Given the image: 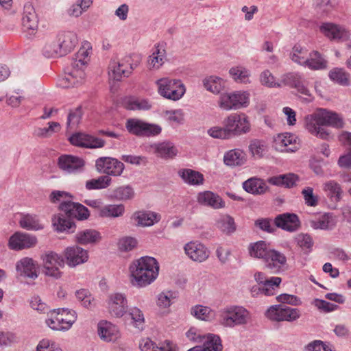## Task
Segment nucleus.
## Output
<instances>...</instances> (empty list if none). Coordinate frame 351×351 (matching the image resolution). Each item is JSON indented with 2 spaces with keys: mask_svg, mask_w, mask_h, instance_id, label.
Masks as SVG:
<instances>
[{
  "mask_svg": "<svg viewBox=\"0 0 351 351\" xmlns=\"http://www.w3.org/2000/svg\"><path fill=\"white\" fill-rule=\"evenodd\" d=\"M337 3V0H315V10L321 16L327 15Z\"/></svg>",
  "mask_w": 351,
  "mask_h": 351,
  "instance_id": "nucleus-53",
  "label": "nucleus"
},
{
  "mask_svg": "<svg viewBox=\"0 0 351 351\" xmlns=\"http://www.w3.org/2000/svg\"><path fill=\"white\" fill-rule=\"evenodd\" d=\"M282 83L295 88L297 90L306 96H311L310 90L305 86L301 75L297 73H289L282 77Z\"/></svg>",
  "mask_w": 351,
  "mask_h": 351,
  "instance_id": "nucleus-24",
  "label": "nucleus"
},
{
  "mask_svg": "<svg viewBox=\"0 0 351 351\" xmlns=\"http://www.w3.org/2000/svg\"><path fill=\"white\" fill-rule=\"evenodd\" d=\"M249 150L254 157L258 158H262L265 151V145L264 141L258 139H253L250 141Z\"/></svg>",
  "mask_w": 351,
  "mask_h": 351,
  "instance_id": "nucleus-55",
  "label": "nucleus"
},
{
  "mask_svg": "<svg viewBox=\"0 0 351 351\" xmlns=\"http://www.w3.org/2000/svg\"><path fill=\"white\" fill-rule=\"evenodd\" d=\"M181 83L182 82L179 80L169 77L161 78L156 82L158 93L161 96L164 95L162 93L164 91L169 92L173 88H178V86H181Z\"/></svg>",
  "mask_w": 351,
  "mask_h": 351,
  "instance_id": "nucleus-49",
  "label": "nucleus"
},
{
  "mask_svg": "<svg viewBox=\"0 0 351 351\" xmlns=\"http://www.w3.org/2000/svg\"><path fill=\"white\" fill-rule=\"evenodd\" d=\"M75 241L80 245L95 244L101 239L99 232L94 229H86L78 232L75 236Z\"/></svg>",
  "mask_w": 351,
  "mask_h": 351,
  "instance_id": "nucleus-28",
  "label": "nucleus"
},
{
  "mask_svg": "<svg viewBox=\"0 0 351 351\" xmlns=\"http://www.w3.org/2000/svg\"><path fill=\"white\" fill-rule=\"evenodd\" d=\"M324 189L329 193L331 198L339 202L341 199L342 190L339 184L334 180H330L324 184Z\"/></svg>",
  "mask_w": 351,
  "mask_h": 351,
  "instance_id": "nucleus-51",
  "label": "nucleus"
},
{
  "mask_svg": "<svg viewBox=\"0 0 351 351\" xmlns=\"http://www.w3.org/2000/svg\"><path fill=\"white\" fill-rule=\"evenodd\" d=\"M260 81L262 85L269 88L281 86V84L276 81L275 77L269 70H265L261 73Z\"/></svg>",
  "mask_w": 351,
  "mask_h": 351,
  "instance_id": "nucleus-60",
  "label": "nucleus"
},
{
  "mask_svg": "<svg viewBox=\"0 0 351 351\" xmlns=\"http://www.w3.org/2000/svg\"><path fill=\"white\" fill-rule=\"evenodd\" d=\"M303 66L311 70H324L328 67V61L319 51H313L305 62H303Z\"/></svg>",
  "mask_w": 351,
  "mask_h": 351,
  "instance_id": "nucleus-26",
  "label": "nucleus"
},
{
  "mask_svg": "<svg viewBox=\"0 0 351 351\" xmlns=\"http://www.w3.org/2000/svg\"><path fill=\"white\" fill-rule=\"evenodd\" d=\"M129 315L133 320L134 326L139 330H142L145 323L144 315L142 311L138 308H132L129 311Z\"/></svg>",
  "mask_w": 351,
  "mask_h": 351,
  "instance_id": "nucleus-59",
  "label": "nucleus"
},
{
  "mask_svg": "<svg viewBox=\"0 0 351 351\" xmlns=\"http://www.w3.org/2000/svg\"><path fill=\"white\" fill-rule=\"evenodd\" d=\"M22 25L23 31L29 35L34 34L37 31L38 19L35 9L30 2H27L24 5Z\"/></svg>",
  "mask_w": 351,
  "mask_h": 351,
  "instance_id": "nucleus-12",
  "label": "nucleus"
},
{
  "mask_svg": "<svg viewBox=\"0 0 351 351\" xmlns=\"http://www.w3.org/2000/svg\"><path fill=\"white\" fill-rule=\"evenodd\" d=\"M224 84L225 82L221 78L213 75L206 77L203 80L204 88L214 94H219L224 88Z\"/></svg>",
  "mask_w": 351,
  "mask_h": 351,
  "instance_id": "nucleus-37",
  "label": "nucleus"
},
{
  "mask_svg": "<svg viewBox=\"0 0 351 351\" xmlns=\"http://www.w3.org/2000/svg\"><path fill=\"white\" fill-rule=\"evenodd\" d=\"M251 320V313L241 306L226 308L221 313L219 323L224 327L234 328L247 324Z\"/></svg>",
  "mask_w": 351,
  "mask_h": 351,
  "instance_id": "nucleus-4",
  "label": "nucleus"
},
{
  "mask_svg": "<svg viewBox=\"0 0 351 351\" xmlns=\"http://www.w3.org/2000/svg\"><path fill=\"white\" fill-rule=\"evenodd\" d=\"M82 114V109L80 106L70 110L66 121L67 128H75L80 123Z\"/></svg>",
  "mask_w": 351,
  "mask_h": 351,
  "instance_id": "nucleus-57",
  "label": "nucleus"
},
{
  "mask_svg": "<svg viewBox=\"0 0 351 351\" xmlns=\"http://www.w3.org/2000/svg\"><path fill=\"white\" fill-rule=\"evenodd\" d=\"M86 62L82 58L74 60L72 63V69L64 77L59 81V85L67 88L78 84H81L85 77L84 69Z\"/></svg>",
  "mask_w": 351,
  "mask_h": 351,
  "instance_id": "nucleus-7",
  "label": "nucleus"
},
{
  "mask_svg": "<svg viewBox=\"0 0 351 351\" xmlns=\"http://www.w3.org/2000/svg\"><path fill=\"white\" fill-rule=\"evenodd\" d=\"M112 182V178L108 176H101L97 178H93L86 182L87 190H99L108 188Z\"/></svg>",
  "mask_w": 351,
  "mask_h": 351,
  "instance_id": "nucleus-38",
  "label": "nucleus"
},
{
  "mask_svg": "<svg viewBox=\"0 0 351 351\" xmlns=\"http://www.w3.org/2000/svg\"><path fill=\"white\" fill-rule=\"evenodd\" d=\"M125 213V207L123 204H109L104 206L100 210V216L103 217H119Z\"/></svg>",
  "mask_w": 351,
  "mask_h": 351,
  "instance_id": "nucleus-47",
  "label": "nucleus"
},
{
  "mask_svg": "<svg viewBox=\"0 0 351 351\" xmlns=\"http://www.w3.org/2000/svg\"><path fill=\"white\" fill-rule=\"evenodd\" d=\"M108 309L112 316L121 317L128 309V301L125 297L119 293L112 294L109 298Z\"/></svg>",
  "mask_w": 351,
  "mask_h": 351,
  "instance_id": "nucleus-18",
  "label": "nucleus"
},
{
  "mask_svg": "<svg viewBox=\"0 0 351 351\" xmlns=\"http://www.w3.org/2000/svg\"><path fill=\"white\" fill-rule=\"evenodd\" d=\"M222 124L230 138L247 134L251 129L247 117L244 114L232 113L223 119Z\"/></svg>",
  "mask_w": 351,
  "mask_h": 351,
  "instance_id": "nucleus-5",
  "label": "nucleus"
},
{
  "mask_svg": "<svg viewBox=\"0 0 351 351\" xmlns=\"http://www.w3.org/2000/svg\"><path fill=\"white\" fill-rule=\"evenodd\" d=\"M307 54L308 52L306 48L299 45H295L293 47L290 58L293 62L303 66V62H305L308 58Z\"/></svg>",
  "mask_w": 351,
  "mask_h": 351,
  "instance_id": "nucleus-54",
  "label": "nucleus"
},
{
  "mask_svg": "<svg viewBox=\"0 0 351 351\" xmlns=\"http://www.w3.org/2000/svg\"><path fill=\"white\" fill-rule=\"evenodd\" d=\"M145 121L138 119L130 118L126 121L125 128L128 132L136 136H143Z\"/></svg>",
  "mask_w": 351,
  "mask_h": 351,
  "instance_id": "nucleus-50",
  "label": "nucleus"
},
{
  "mask_svg": "<svg viewBox=\"0 0 351 351\" xmlns=\"http://www.w3.org/2000/svg\"><path fill=\"white\" fill-rule=\"evenodd\" d=\"M64 257L69 266L75 267L88 261V253L81 247L73 245L64 250Z\"/></svg>",
  "mask_w": 351,
  "mask_h": 351,
  "instance_id": "nucleus-14",
  "label": "nucleus"
},
{
  "mask_svg": "<svg viewBox=\"0 0 351 351\" xmlns=\"http://www.w3.org/2000/svg\"><path fill=\"white\" fill-rule=\"evenodd\" d=\"M37 242V238L34 235L16 232L10 237L8 246L13 250H21L34 247Z\"/></svg>",
  "mask_w": 351,
  "mask_h": 351,
  "instance_id": "nucleus-11",
  "label": "nucleus"
},
{
  "mask_svg": "<svg viewBox=\"0 0 351 351\" xmlns=\"http://www.w3.org/2000/svg\"><path fill=\"white\" fill-rule=\"evenodd\" d=\"M270 250L267 244L263 241H260L254 243L250 244L249 247V253L251 256L261 258L265 261L267 252Z\"/></svg>",
  "mask_w": 351,
  "mask_h": 351,
  "instance_id": "nucleus-41",
  "label": "nucleus"
},
{
  "mask_svg": "<svg viewBox=\"0 0 351 351\" xmlns=\"http://www.w3.org/2000/svg\"><path fill=\"white\" fill-rule=\"evenodd\" d=\"M61 213L53 218V225L58 232H73L75 224L73 219L85 220L90 216L88 209L80 203L61 202L59 205Z\"/></svg>",
  "mask_w": 351,
  "mask_h": 351,
  "instance_id": "nucleus-1",
  "label": "nucleus"
},
{
  "mask_svg": "<svg viewBox=\"0 0 351 351\" xmlns=\"http://www.w3.org/2000/svg\"><path fill=\"white\" fill-rule=\"evenodd\" d=\"M203 343L201 348L203 351H222L223 346L219 336L208 333L204 335L201 342Z\"/></svg>",
  "mask_w": 351,
  "mask_h": 351,
  "instance_id": "nucleus-35",
  "label": "nucleus"
},
{
  "mask_svg": "<svg viewBox=\"0 0 351 351\" xmlns=\"http://www.w3.org/2000/svg\"><path fill=\"white\" fill-rule=\"evenodd\" d=\"M305 125L311 134L322 139H327L330 136V132L324 127L332 126L341 128L343 126V121L337 113L321 109L317 112L306 117Z\"/></svg>",
  "mask_w": 351,
  "mask_h": 351,
  "instance_id": "nucleus-2",
  "label": "nucleus"
},
{
  "mask_svg": "<svg viewBox=\"0 0 351 351\" xmlns=\"http://www.w3.org/2000/svg\"><path fill=\"white\" fill-rule=\"evenodd\" d=\"M38 264L32 258L25 257L16 264V269L21 276L35 280L38 278Z\"/></svg>",
  "mask_w": 351,
  "mask_h": 351,
  "instance_id": "nucleus-19",
  "label": "nucleus"
},
{
  "mask_svg": "<svg viewBox=\"0 0 351 351\" xmlns=\"http://www.w3.org/2000/svg\"><path fill=\"white\" fill-rule=\"evenodd\" d=\"M298 180L299 178L297 175L287 173L271 177L268 179V182L275 186L291 188L295 184Z\"/></svg>",
  "mask_w": 351,
  "mask_h": 351,
  "instance_id": "nucleus-34",
  "label": "nucleus"
},
{
  "mask_svg": "<svg viewBox=\"0 0 351 351\" xmlns=\"http://www.w3.org/2000/svg\"><path fill=\"white\" fill-rule=\"evenodd\" d=\"M19 223L21 228L28 230H38L43 228L37 217L29 214L23 216Z\"/></svg>",
  "mask_w": 351,
  "mask_h": 351,
  "instance_id": "nucleus-46",
  "label": "nucleus"
},
{
  "mask_svg": "<svg viewBox=\"0 0 351 351\" xmlns=\"http://www.w3.org/2000/svg\"><path fill=\"white\" fill-rule=\"evenodd\" d=\"M197 202L202 205L219 209L225 207V202L217 194L206 191L197 195Z\"/></svg>",
  "mask_w": 351,
  "mask_h": 351,
  "instance_id": "nucleus-21",
  "label": "nucleus"
},
{
  "mask_svg": "<svg viewBox=\"0 0 351 351\" xmlns=\"http://www.w3.org/2000/svg\"><path fill=\"white\" fill-rule=\"evenodd\" d=\"M50 317L46 319L47 326L54 330H64V325L60 322L59 313L57 309L50 311Z\"/></svg>",
  "mask_w": 351,
  "mask_h": 351,
  "instance_id": "nucleus-56",
  "label": "nucleus"
},
{
  "mask_svg": "<svg viewBox=\"0 0 351 351\" xmlns=\"http://www.w3.org/2000/svg\"><path fill=\"white\" fill-rule=\"evenodd\" d=\"M265 315L271 320L276 322H293L298 319L300 313L298 308H293L283 304L271 306L266 311Z\"/></svg>",
  "mask_w": 351,
  "mask_h": 351,
  "instance_id": "nucleus-8",
  "label": "nucleus"
},
{
  "mask_svg": "<svg viewBox=\"0 0 351 351\" xmlns=\"http://www.w3.org/2000/svg\"><path fill=\"white\" fill-rule=\"evenodd\" d=\"M243 188L249 193L261 195L266 192L268 186L263 179L252 177L243 183Z\"/></svg>",
  "mask_w": 351,
  "mask_h": 351,
  "instance_id": "nucleus-30",
  "label": "nucleus"
},
{
  "mask_svg": "<svg viewBox=\"0 0 351 351\" xmlns=\"http://www.w3.org/2000/svg\"><path fill=\"white\" fill-rule=\"evenodd\" d=\"M184 252L193 261L203 262L209 256V251L204 245L198 241H190L184 245Z\"/></svg>",
  "mask_w": 351,
  "mask_h": 351,
  "instance_id": "nucleus-15",
  "label": "nucleus"
},
{
  "mask_svg": "<svg viewBox=\"0 0 351 351\" xmlns=\"http://www.w3.org/2000/svg\"><path fill=\"white\" fill-rule=\"evenodd\" d=\"M57 311L59 313L60 322L64 325L63 330H69L76 320V313L73 310L64 308H58Z\"/></svg>",
  "mask_w": 351,
  "mask_h": 351,
  "instance_id": "nucleus-43",
  "label": "nucleus"
},
{
  "mask_svg": "<svg viewBox=\"0 0 351 351\" xmlns=\"http://www.w3.org/2000/svg\"><path fill=\"white\" fill-rule=\"evenodd\" d=\"M217 228L226 234H231L236 230L234 219L230 215H223L217 222Z\"/></svg>",
  "mask_w": 351,
  "mask_h": 351,
  "instance_id": "nucleus-48",
  "label": "nucleus"
},
{
  "mask_svg": "<svg viewBox=\"0 0 351 351\" xmlns=\"http://www.w3.org/2000/svg\"><path fill=\"white\" fill-rule=\"evenodd\" d=\"M297 244L302 249L311 250L313 245L312 237L304 233H300L295 237Z\"/></svg>",
  "mask_w": 351,
  "mask_h": 351,
  "instance_id": "nucleus-63",
  "label": "nucleus"
},
{
  "mask_svg": "<svg viewBox=\"0 0 351 351\" xmlns=\"http://www.w3.org/2000/svg\"><path fill=\"white\" fill-rule=\"evenodd\" d=\"M275 226L284 230L293 232L300 227L298 216L294 213H286L278 215L274 220Z\"/></svg>",
  "mask_w": 351,
  "mask_h": 351,
  "instance_id": "nucleus-16",
  "label": "nucleus"
},
{
  "mask_svg": "<svg viewBox=\"0 0 351 351\" xmlns=\"http://www.w3.org/2000/svg\"><path fill=\"white\" fill-rule=\"evenodd\" d=\"M137 243V240L135 238L132 237H124L119 241V250L121 252H129L136 247Z\"/></svg>",
  "mask_w": 351,
  "mask_h": 351,
  "instance_id": "nucleus-62",
  "label": "nucleus"
},
{
  "mask_svg": "<svg viewBox=\"0 0 351 351\" xmlns=\"http://www.w3.org/2000/svg\"><path fill=\"white\" fill-rule=\"evenodd\" d=\"M265 267L273 274H278L282 271V267L287 263V258L284 254L271 250L264 261Z\"/></svg>",
  "mask_w": 351,
  "mask_h": 351,
  "instance_id": "nucleus-17",
  "label": "nucleus"
},
{
  "mask_svg": "<svg viewBox=\"0 0 351 351\" xmlns=\"http://www.w3.org/2000/svg\"><path fill=\"white\" fill-rule=\"evenodd\" d=\"M90 135L82 132L73 134L69 137L70 143L77 147L88 148Z\"/></svg>",
  "mask_w": 351,
  "mask_h": 351,
  "instance_id": "nucleus-58",
  "label": "nucleus"
},
{
  "mask_svg": "<svg viewBox=\"0 0 351 351\" xmlns=\"http://www.w3.org/2000/svg\"><path fill=\"white\" fill-rule=\"evenodd\" d=\"M281 282L282 279L280 277H270L265 283L263 284L261 287L253 286L251 291L252 293H261L267 296L273 295L276 293V291L279 287Z\"/></svg>",
  "mask_w": 351,
  "mask_h": 351,
  "instance_id": "nucleus-31",
  "label": "nucleus"
},
{
  "mask_svg": "<svg viewBox=\"0 0 351 351\" xmlns=\"http://www.w3.org/2000/svg\"><path fill=\"white\" fill-rule=\"evenodd\" d=\"M130 270L133 278L132 284L143 287L151 284L157 278L159 266L154 258L144 256L134 262Z\"/></svg>",
  "mask_w": 351,
  "mask_h": 351,
  "instance_id": "nucleus-3",
  "label": "nucleus"
},
{
  "mask_svg": "<svg viewBox=\"0 0 351 351\" xmlns=\"http://www.w3.org/2000/svg\"><path fill=\"white\" fill-rule=\"evenodd\" d=\"M109 77L116 81H120L122 77H128L133 70L131 64H125L123 62H110L109 67Z\"/></svg>",
  "mask_w": 351,
  "mask_h": 351,
  "instance_id": "nucleus-23",
  "label": "nucleus"
},
{
  "mask_svg": "<svg viewBox=\"0 0 351 351\" xmlns=\"http://www.w3.org/2000/svg\"><path fill=\"white\" fill-rule=\"evenodd\" d=\"M277 143L280 144L281 146L287 147L289 145H293V147L288 148L289 150L293 152L296 149L295 145L296 143V138L291 134H279L276 139Z\"/></svg>",
  "mask_w": 351,
  "mask_h": 351,
  "instance_id": "nucleus-61",
  "label": "nucleus"
},
{
  "mask_svg": "<svg viewBox=\"0 0 351 351\" xmlns=\"http://www.w3.org/2000/svg\"><path fill=\"white\" fill-rule=\"evenodd\" d=\"M97 331L100 338L105 341H112L117 338V328L107 321H101L98 324Z\"/></svg>",
  "mask_w": 351,
  "mask_h": 351,
  "instance_id": "nucleus-32",
  "label": "nucleus"
},
{
  "mask_svg": "<svg viewBox=\"0 0 351 351\" xmlns=\"http://www.w3.org/2000/svg\"><path fill=\"white\" fill-rule=\"evenodd\" d=\"M179 176L184 182L190 185H199L204 182V176L195 170L184 169L179 171Z\"/></svg>",
  "mask_w": 351,
  "mask_h": 351,
  "instance_id": "nucleus-36",
  "label": "nucleus"
},
{
  "mask_svg": "<svg viewBox=\"0 0 351 351\" xmlns=\"http://www.w3.org/2000/svg\"><path fill=\"white\" fill-rule=\"evenodd\" d=\"M82 158L72 155H62L58 158L59 168L69 173H75L82 171L84 166Z\"/></svg>",
  "mask_w": 351,
  "mask_h": 351,
  "instance_id": "nucleus-13",
  "label": "nucleus"
},
{
  "mask_svg": "<svg viewBox=\"0 0 351 351\" xmlns=\"http://www.w3.org/2000/svg\"><path fill=\"white\" fill-rule=\"evenodd\" d=\"M248 104L249 94L245 92L223 94L221 95L219 100V106L226 110L244 108Z\"/></svg>",
  "mask_w": 351,
  "mask_h": 351,
  "instance_id": "nucleus-10",
  "label": "nucleus"
},
{
  "mask_svg": "<svg viewBox=\"0 0 351 351\" xmlns=\"http://www.w3.org/2000/svg\"><path fill=\"white\" fill-rule=\"evenodd\" d=\"M191 314L199 319L211 322L214 319L215 313L209 307L197 305L191 310Z\"/></svg>",
  "mask_w": 351,
  "mask_h": 351,
  "instance_id": "nucleus-40",
  "label": "nucleus"
},
{
  "mask_svg": "<svg viewBox=\"0 0 351 351\" xmlns=\"http://www.w3.org/2000/svg\"><path fill=\"white\" fill-rule=\"evenodd\" d=\"M91 3V0H77L76 3L66 10V13L70 17H79L90 6Z\"/></svg>",
  "mask_w": 351,
  "mask_h": 351,
  "instance_id": "nucleus-39",
  "label": "nucleus"
},
{
  "mask_svg": "<svg viewBox=\"0 0 351 351\" xmlns=\"http://www.w3.org/2000/svg\"><path fill=\"white\" fill-rule=\"evenodd\" d=\"M328 76L332 81L341 86L350 84V75L343 69L335 68L329 72Z\"/></svg>",
  "mask_w": 351,
  "mask_h": 351,
  "instance_id": "nucleus-44",
  "label": "nucleus"
},
{
  "mask_svg": "<svg viewBox=\"0 0 351 351\" xmlns=\"http://www.w3.org/2000/svg\"><path fill=\"white\" fill-rule=\"evenodd\" d=\"M139 348L141 351H176V347L169 341H165L160 346H157L149 338L142 339Z\"/></svg>",
  "mask_w": 351,
  "mask_h": 351,
  "instance_id": "nucleus-33",
  "label": "nucleus"
},
{
  "mask_svg": "<svg viewBox=\"0 0 351 351\" xmlns=\"http://www.w3.org/2000/svg\"><path fill=\"white\" fill-rule=\"evenodd\" d=\"M111 197L117 200L126 201L132 199L134 197V191L133 188L129 185L121 186L112 191Z\"/></svg>",
  "mask_w": 351,
  "mask_h": 351,
  "instance_id": "nucleus-42",
  "label": "nucleus"
},
{
  "mask_svg": "<svg viewBox=\"0 0 351 351\" xmlns=\"http://www.w3.org/2000/svg\"><path fill=\"white\" fill-rule=\"evenodd\" d=\"M43 260V272L45 276L58 279L62 276L60 267L64 266V259L57 253L49 251L45 252L41 256Z\"/></svg>",
  "mask_w": 351,
  "mask_h": 351,
  "instance_id": "nucleus-6",
  "label": "nucleus"
},
{
  "mask_svg": "<svg viewBox=\"0 0 351 351\" xmlns=\"http://www.w3.org/2000/svg\"><path fill=\"white\" fill-rule=\"evenodd\" d=\"M132 219L137 222L138 226H151L160 221V215L149 210H141L135 212Z\"/></svg>",
  "mask_w": 351,
  "mask_h": 351,
  "instance_id": "nucleus-25",
  "label": "nucleus"
},
{
  "mask_svg": "<svg viewBox=\"0 0 351 351\" xmlns=\"http://www.w3.org/2000/svg\"><path fill=\"white\" fill-rule=\"evenodd\" d=\"M208 134L215 138H220V139H230L229 134L228 133V131L226 128V126H224L222 124L221 127L219 126H215L210 128L208 130Z\"/></svg>",
  "mask_w": 351,
  "mask_h": 351,
  "instance_id": "nucleus-64",
  "label": "nucleus"
},
{
  "mask_svg": "<svg viewBox=\"0 0 351 351\" xmlns=\"http://www.w3.org/2000/svg\"><path fill=\"white\" fill-rule=\"evenodd\" d=\"M57 42L45 45L43 49V55L48 58H58L64 56Z\"/></svg>",
  "mask_w": 351,
  "mask_h": 351,
  "instance_id": "nucleus-52",
  "label": "nucleus"
},
{
  "mask_svg": "<svg viewBox=\"0 0 351 351\" xmlns=\"http://www.w3.org/2000/svg\"><path fill=\"white\" fill-rule=\"evenodd\" d=\"M96 170L104 176H120L124 169V164L118 159L112 157L102 156L95 161Z\"/></svg>",
  "mask_w": 351,
  "mask_h": 351,
  "instance_id": "nucleus-9",
  "label": "nucleus"
},
{
  "mask_svg": "<svg viewBox=\"0 0 351 351\" xmlns=\"http://www.w3.org/2000/svg\"><path fill=\"white\" fill-rule=\"evenodd\" d=\"M47 128H38L34 130V134L39 138H46L51 137L54 133L61 130L60 124L58 122H49Z\"/></svg>",
  "mask_w": 351,
  "mask_h": 351,
  "instance_id": "nucleus-45",
  "label": "nucleus"
},
{
  "mask_svg": "<svg viewBox=\"0 0 351 351\" xmlns=\"http://www.w3.org/2000/svg\"><path fill=\"white\" fill-rule=\"evenodd\" d=\"M320 32L333 40H344L349 37L348 32L342 27L332 23H324L320 27Z\"/></svg>",
  "mask_w": 351,
  "mask_h": 351,
  "instance_id": "nucleus-20",
  "label": "nucleus"
},
{
  "mask_svg": "<svg viewBox=\"0 0 351 351\" xmlns=\"http://www.w3.org/2000/svg\"><path fill=\"white\" fill-rule=\"evenodd\" d=\"M152 147L154 149L155 153L164 159L173 158L178 153L177 147L170 141L155 143Z\"/></svg>",
  "mask_w": 351,
  "mask_h": 351,
  "instance_id": "nucleus-27",
  "label": "nucleus"
},
{
  "mask_svg": "<svg viewBox=\"0 0 351 351\" xmlns=\"http://www.w3.org/2000/svg\"><path fill=\"white\" fill-rule=\"evenodd\" d=\"M246 154L240 149H233L225 153L223 162L230 167H240L246 162Z\"/></svg>",
  "mask_w": 351,
  "mask_h": 351,
  "instance_id": "nucleus-29",
  "label": "nucleus"
},
{
  "mask_svg": "<svg viewBox=\"0 0 351 351\" xmlns=\"http://www.w3.org/2000/svg\"><path fill=\"white\" fill-rule=\"evenodd\" d=\"M57 43L65 56L71 52L77 44V35L71 31L61 32L58 34Z\"/></svg>",
  "mask_w": 351,
  "mask_h": 351,
  "instance_id": "nucleus-22",
  "label": "nucleus"
}]
</instances>
